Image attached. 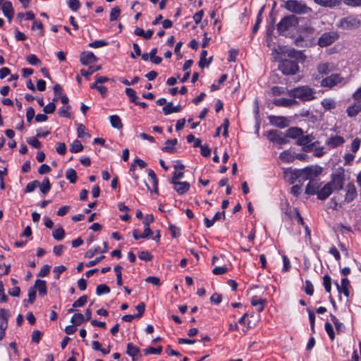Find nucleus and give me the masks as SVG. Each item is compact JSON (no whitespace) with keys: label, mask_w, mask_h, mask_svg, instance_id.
I'll return each instance as SVG.
<instances>
[{"label":"nucleus","mask_w":361,"mask_h":361,"mask_svg":"<svg viewBox=\"0 0 361 361\" xmlns=\"http://www.w3.org/2000/svg\"><path fill=\"white\" fill-rule=\"evenodd\" d=\"M288 94L294 99L297 98L302 102H309L315 98V91L307 85L295 87L289 90Z\"/></svg>","instance_id":"obj_2"},{"label":"nucleus","mask_w":361,"mask_h":361,"mask_svg":"<svg viewBox=\"0 0 361 361\" xmlns=\"http://www.w3.org/2000/svg\"><path fill=\"white\" fill-rule=\"evenodd\" d=\"M319 142L318 141H316V142H312L311 143L307 145H304L302 147V150L307 153V152H313V149H314V147L316 146V145H319Z\"/></svg>","instance_id":"obj_57"},{"label":"nucleus","mask_w":361,"mask_h":361,"mask_svg":"<svg viewBox=\"0 0 361 361\" xmlns=\"http://www.w3.org/2000/svg\"><path fill=\"white\" fill-rule=\"evenodd\" d=\"M345 198L344 202L350 203L351 202L357 195V190L353 183L347 184L345 189Z\"/></svg>","instance_id":"obj_10"},{"label":"nucleus","mask_w":361,"mask_h":361,"mask_svg":"<svg viewBox=\"0 0 361 361\" xmlns=\"http://www.w3.org/2000/svg\"><path fill=\"white\" fill-rule=\"evenodd\" d=\"M35 298H36V290H35V288H33V287H31L28 290V300H24V305L26 307L27 302H30L31 304L34 303Z\"/></svg>","instance_id":"obj_44"},{"label":"nucleus","mask_w":361,"mask_h":361,"mask_svg":"<svg viewBox=\"0 0 361 361\" xmlns=\"http://www.w3.org/2000/svg\"><path fill=\"white\" fill-rule=\"evenodd\" d=\"M110 292L109 287L106 284H100L97 286L96 288V293L98 295H100L102 294H106Z\"/></svg>","instance_id":"obj_46"},{"label":"nucleus","mask_w":361,"mask_h":361,"mask_svg":"<svg viewBox=\"0 0 361 361\" xmlns=\"http://www.w3.org/2000/svg\"><path fill=\"white\" fill-rule=\"evenodd\" d=\"M343 3L351 7L361 6V0H343Z\"/></svg>","instance_id":"obj_63"},{"label":"nucleus","mask_w":361,"mask_h":361,"mask_svg":"<svg viewBox=\"0 0 361 361\" xmlns=\"http://www.w3.org/2000/svg\"><path fill=\"white\" fill-rule=\"evenodd\" d=\"M331 319L336 327V331L338 333L341 331L343 328V324L334 314H331Z\"/></svg>","instance_id":"obj_51"},{"label":"nucleus","mask_w":361,"mask_h":361,"mask_svg":"<svg viewBox=\"0 0 361 361\" xmlns=\"http://www.w3.org/2000/svg\"><path fill=\"white\" fill-rule=\"evenodd\" d=\"M345 180V170L343 167H338L332 173L331 180L329 183L333 187L335 191H338L343 188Z\"/></svg>","instance_id":"obj_3"},{"label":"nucleus","mask_w":361,"mask_h":361,"mask_svg":"<svg viewBox=\"0 0 361 361\" xmlns=\"http://www.w3.org/2000/svg\"><path fill=\"white\" fill-rule=\"evenodd\" d=\"M27 142L36 149H39L42 147L41 142L37 140V137H30L27 139Z\"/></svg>","instance_id":"obj_48"},{"label":"nucleus","mask_w":361,"mask_h":361,"mask_svg":"<svg viewBox=\"0 0 361 361\" xmlns=\"http://www.w3.org/2000/svg\"><path fill=\"white\" fill-rule=\"evenodd\" d=\"M317 71L322 75H326L331 72L329 64L328 63H321L317 65Z\"/></svg>","instance_id":"obj_34"},{"label":"nucleus","mask_w":361,"mask_h":361,"mask_svg":"<svg viewBox=\"0 0 361 361\" xmlns=\"http://www.w3.org/2000/svg\"><path fill=\"white\" fill-rule=\"evenodd\" d=\"M322 169L320 166H310L302 169H290L288 171H286L285 173L290 174V183H293L297 180L299 182L307 180L310 181L322 173Z\"/></svg>","instance_id":"obj_1"},{"label":"nucleus","mask_w":361,"mask_h":361,"mask_svg":"<svg viewBox=\"0 0 361 361\" xmlns=\"http://www.w3.org/2000/svg\"><path fill=\"white\" fill-rule=\"evenodd\" d=\"M271 123L278 128H284L288 126V119L283 116H270Z\"/></svg>","instance_id":"obj_16"},{"label":"nucleus","mask_w":361,"mask_h":361,"mask_svg":"<svg viewBox=\"0 0 361 361\" xmlns=\"http://www.w3.org/2000/svg\"><path fill=\"white\" fill-rule=\"evenodd\" d=\"M273 104L277 106L291 107L298 104V102L292 98H276L273 100Z\"/></svg>","instance_id":"obj_11"},{"label":"nucleus","mask_w":361,"mask_h":361,"mask_svg":"<svg viewBox=\"0 0 361 361\" xmlns=\"http://www.w3.org/2000/svg\"><path fill=\"white\" fill-rule=\"evenodd\" d=\"M315 3L323 6L332 7L340 4V0H314Z\"/></svg>","instance_id":"obj_29"},{"label":"nucleus","mask_w":361,"mask_h":361,"mask_svg":"<svg viewBox=\"0 0 361 361\" xmlns=\"http://www.w3.org/2000/svg\"><path fill=\"white\" fill-rule=\"evenodd\" d=\"M279 69L287 75L296 74L299 71L298 62L295 60L284 59L279 65Z\"/></svg>","instance_id":"obj_7"},{"label":"nucleus","mask_w":361,"mask_h":361,"mask_svg":"<svg viewBox=\"0 0 361 361\" xmlns=\"http://www.w3.org/2000/svg\"><path fill=\"white\" fill-rule=\"evenodd\" d=\"M333 191H335L334 189L327 183L317 192V198L321 200H325L331 195Z\"/></svg>","instance_id":"obj_14"},{"label":"nucleus","mask_w":361,"mask_h":361,"mask_svg":"<svg viewBox=\"0 0 361 361\" xmlns=\"http://www.w3.org/2000/svg\"><path fill=\"white\" fill-rule=\"evenodd\" d=\"M345 142V140L340 135L330 137L326 142V144L331 147H337L342 145Z\"/></svg>","instance_id":"obj_20"},{"label":"nucleus","mask_w":361,"mask_h":361,"mask_svg":"<svg viewBox=\"0 0 361 361\" xmlns=\"http://www.w3.org/2000/svg\"><path fill=\"white\" fill-rule=\"evenodd\" d=\"M287 56L290 59H298L302 58V53L300 51H297L295 49L288 50L287 53Z\"/></svg>","instance_id":"obj_54"},{"label":"nucleus","mask_w":361,"mask_h":361,"mask_svg":"<svg viewBox=\"0 0 361 361\" xmlns=\"http://www.w3.org/2000/svg\"><path fill=\"white\" fill-rule=\"evenodd\" d=\"M343 78L341 74L334 73L331 75L324 78L321 81V86L324 87L332 88L335 85L342 82Z\"/></svg>","instance_id":"obj_9"},{"label":"nucleus","mask_w":361,"mask_h":361,"mask_svg":"<svg viewBox=\"0 0 361 361\" xmlns=\"http://www.w3.org/2000/svg\"><path fill=\"white\" fill-rule=\"evenodd\" d=\"M178 140L176 138L168 140L165 142V146L162 148V151L169 153H175L177 149L175 145L177 144Z\"/></svg>","instance_id":"obj_25"},{"label":"nucleus","mask_w":361,"mask_h":361,"mask_svg":"<svg viewBox=\"0 0 361 361\" xmlns=\"http://www.w3.org/2000/svg\"><path fill=\"white\" fill-rule=\"evenodd\" d=\"M52 235L56 240H61L65 237V231L62 227H59L52 232Z\"/></svg>","instance_id":"obj_38"},{"label":"nucleus","mask_w":361,"mask_h":361,"mask_svg":"<svg viewBox=\"0 0 361 361\" xmlns=\"http://www.w3.org/2000/svg\"><path fill=\"white\" fill-rule=\"evenodd\" d=\"M39 187L40 191L44 194H47L51 189V183L49 182V180L48 178H44L42 183H39Z\"/></svg>","instance_id":"obj_31"},{"label":"nucleus","mask_w":361,"mask_h":361,"mask_svg":"<svg viewBox=\"0 0 361 361\" xmlns=\"http://www.w3.org/2000/svg\"><path fill=\"white\" fill-rule=\"evenodd\" d=\"M266 302V299L258 298L256 295L253 296L251 299L252 305L257 307L258 312H261L264 310Z\"/></svg>","instance_id":"obj_21"},{"label":"nucleus","mask_w":361,"mask_h":361,"mask_svg":"<svg viewBox=\"0 0 361 361\" xmlns=\"http://www.w3.org/2000/svg\"><path fill=\"white\" fill-rule=\"evenodd\" d=\"M82 149H83V146L81 144V142L78 140H74L70 146V151L73 153L80 152Z\"/></svg>","instance_id":"obj_36"},{"label":"nucleus","mask_w":361,"mask_h":361,"mask_svg":"<svg viewBox=\"0 0 361 361\" xmlns=\"http://www.w3.org/2000/svg\"><path fill=\"white\" fill-rule=\"evenodd\" d=\"M138 257L140 259L145 261H151L152 255L148 251H142L139 253Z\"/></svg>","instance_id":"obj_59"},{"label":"nucleus","mask_w":361,"mask_h":361,"mask_svg":"<svg viewBox=\"0 0 361 361\" xmlns=\"http://www.w3.org/2000/svg\"><path fill=\"white\" fill-rule=\"evenodd\" d=\"M169 231L173 238H178L180 234V228L174 225L169 226Z\"/></svg>","instance_id":"obj_62"},{"label":"nucleus","mask_w":361,"mask_h":361,"mask_svg":"<svg viewBox=\"0 0 361 361\" xmlns=\"http://www.w3.org/2000/svg\"><path fill=\"white\" fill-rule=\"evenodd\" d=\"M33 288H35V290H37L39 292V295L41 296H44L47 294V284L46 281L44 280H36Z\"/></svg>","instance_id":"obj_19"},{"label":"nucleus","mask_w":361,"mask_h":361,"mask_svg":"<svg viewBox=\"0 0 361 361\" xmlns=\"http://www.w3.org/2000/svg\"><path fill=\"white\" fill-rule=\"evenodd\" d=\"M323 285L324 286L325 290L330 293L331 290V278L329 275L325 274L323 276Z\"/></svg>","instance_id":"obj_43"},{"label":"nucleus","mask_w":361,"mask_h":361,"mask_svg":"<svg viewBox=\"0 0 361 361\" xmlns=\"http://www.w3.org/2000/svg\"><path fill=\"white\" fill-rule=\"evenodd\" d=\"M110 123L114 128L121 129L123 127L121 120L117 115H113L109 117Z\"/></svg>","instance_id":"obj_33"},{"label":"nucleus","mask_w":361,"mask_h":361,"mask_svg":"<svg viewBox=\"0 0 361 361\" xmlns=\"http://www.w3.org/2000/svg\"><path fill=\"white\" fill-rule=\"evenodd\" d=\"M66 177L73 184L76 182L78 178L77 173L73 169H68L66 171Z\"/></svg>","instance_id":"obj_32"},{"label":"nucleus","mask_w":361,"mask_h":361,"mask_svg":"<svg viewBox=\"0 0 361 361\" xmlns=\"http://www.w3.org/2000/svg\"><path fill=\"white\" fill-rule=\"evenodd\" d=\"M314 137L312 135H306L304 133L296 140V144L299 146H304L311 143L314 140Z\"/></svg>","instance_id":"obj_27"},{"label":"nucleus","mask_w":361,"mask_h":361,"mask_svg":"<svg viewBox=\"0 0 361 361\" xmlns=\"http://www.w3.org/2000/svg\"><path fill=\"white\" fill-rule=\"evenodd\" d=\"M85 321V317L81 313H75L71 318V322L75 325L79 326Z\"/></svg>","instance_id":"obj_37"},{"label":"nucleus","mask_w":361,"mask_h":361,"mask_svg":"<svg viewBox=\"0 0 361 361\" xmlns=\"http://www.w3.org/2000/svg\"><path fill=\"white\" fill-rule=\"evenodd\" d=\"M27 61L32 66L40 64L39 59L35 54H30L27 57Z\"/></svg>","instance_id":"obj_58"},{"label":"nucleus","mask_w":361,"mask_h":361,"mask_svg":"<svg viewBox=\"0 0 361 361\" xmlns=\"http://www.w3.org/2000/svg\"><path fill=\"white\" fill-rule=\"evenodd\" d=\"M183 107L181 105L173 106L172 102L167 103L162 109L165 115L181 111Z\"/></svg>","instance_id":"obj_22"},{"label":"nucleus","mask_w":361,"mask_h":361,"mask_svg":"<svg viewBox=\"0 0 361 361\" xmlns=\"http://www.w3.org/2000/svg\"><path fill=\"white\" fill-rule=\"evenodd\" d=\"M320 187V184L318 180L315 178L309 181L308 184L305 188V193L308 195H314L317 194V192L319 191V188Z\"/></svg>","instance_id":"obj_17"},{"label":"nucleus","mask_w":361,"mask_h":361,"mask_svg":"<svg viewBox=\"0 0 361 361\" xmlns=\"http://www.w3.org/2000/svg\"><path fill=\"white\" fill-rule=\"evenodd\" d=\"M121 10L119 7L115 6L114 7L110 13V20L114 21L118 19V16H120Z\"/></svg>","instance_id":"obj_53"},{"label":"nucleus","mask_w":361,"mask_h":361,"mask_svg":"<svg viewBox=\"0 0 361 361\" xmlns=\"http://www.w3.org/2000/svg\"><path fill=\"white\" fill-rule=\"evenodd\" d=\"M339 37L336 32H329L323 33L318 39L317 44L321 47H325L332 44Z\"/></svg>","instance_id":"obj_8"},{"label":"nucleus","mask_w":361,"mask_h":361,"mask_svg":"<svg viewBox=\"0 0 361 361\" xmlns=\"http://www.w3.org/2000/svg\"><path fill=\"white\" fill-rule=\"evenodd\" d=\"M222 300V296L221 294H219V293H214L211 298H210V301L212 303H214L215 305H219L221 303Z\"/></svg>","instance_id":"obj_64"},{"label":"nucleus","mask_w":361,"mask_h":361,"mask_svg":"<svg viewBox=\"0 0 361 361\" xmlns=\"http://www.w3.org/2000/svg\"><path fill=\"white\" fill-rule=\"evenodd\" d=\"M1 10L4 16L8 19L9 21H11L14 15V11L11 2L5 1L1 6Z\"/></svg>","instance_id":"obj_18"},{"label":"nucleus","mask_w":361,"mask_h":361,"mask_svg":"<svg viewBox=\"0 0 361 361\" xmlns=\"http://www.w3.org/2000/svg\"><path fill=\"white\" fill-rule=\"evenodd\" d=\"M268 137L270 141L276 142L279 145H284L288 142V140L281 135V133L275 130H269Z\"/></svg>","instance_id":"obj_12"},{"label":"nucleus","mask_w":361,"mask_h":361,"mask_svg":"<svg viewBox=\"0 0 361 361\" xmlns=\"http://www.w3.org/2000/svg\"><path fill=\"white\" fill-rule=\"evenodd\" d=\"M126 95L129 97L130 101L133 103H137L138 97L136 95L135 91L130 87H127L125 90Z\"/></svg>","instance_id":"obj_39"},{"label":"nucleus","mask_w":361,"mask_h":361,"mask_svg":"<svg viewBox=\"0 0 361 361\" xmlns=\"http://www.w3.org/2000/svg\"><path fill=\"white\" fill-rule=\"evenodd\" d=\"M101 68V66H90L88 70L82 69L80 71V73L82 76L87 78L89 75H92L97 71H99Z\"/></svg>","instance_id":"obj_30"},{"label":"nucleus","mask_w":361,"mask_h":361,"mask_svg":"<svg viewBox=\"0 0 361 361\" xmlns=\"http://www.w3.org/2000/svg\"><path fill=\"white\" fill-rule=\"evenodd\" d=\"M71 109V106L69 105H64L59 110V114L61 117L65 118H70L71 117V113L69 112V110Z\"/></svg>","instance_id":"obj_47"},{"label":"nucleus","mask_w":361,"mask_h":361,"mask_svg":"<svg viewBox=\"0 0 361 361\" xmlns=\"http://www.w3.org/2000/svg\"><path fill=\"white\" fill-rule=\"evenodd\" d=\"M298 25V19L293 15L287 16L283 18L277 25V30L281 35H283L286 31L292 27H295Z\"/></svg>","instance_id":"obj_5"},{"label":"nucleus","mask_w":361,"mask_h":361,"mask_svg":"<svg viewBox=\"0 0 361 361\" xmlns=\"http://www.w3.org/2000/svg\"><path fill=\"white\" fill-rule=\"evenodd\" d=\"M172 184L174 185V189L179 195L185 193L190 188V184L186 181H178L173 183Z\"/></svg>","instance_id":"obj_26"},{"label":"nucleus","mask_w":361,"mask_h":361,"mask_svg":"<svg viewBox=\"0 0 361 361\" xmlns=\"http://www.w3.org/2000/svg\"><path fill=\"white\" fill-rule=\"evenodd\" d=\"M126 353L132 357L133 361L137 360V358L140 357V348L132 343L127 344Z\"/></svg>","instance_id":"obj_15"},{"label":"nucleus","mask_w":361,"mask_h":361,"mask_svg":"<svg viewBox=\"0 0 361 361\" xmlns=\"http://www.w3.org/2000/svg\"><path fill=\"white\" fill-rule=\"evenodd\" d=\"M303 130L298 127L290 128L286 131V137L296 139L297 140L300 138L301 135L303 134Z\"/></svg>","instance_id":"obj_24"},{"label":"nucleus","mask_w":361,"mask_h":361,"mask_svg":"<svg viewBox=\"0 0 361 361\" xmlns=\"http://www.w3.org/2000/svg\"><path fill=\"white\" fill-rule=\"evenodd\" d=\"M39 185L38 180H33L27 183L25 188V192H32Z\"/></svg>","instance_id":"obj_49"},{"label":"nucleus","mask_w":361,"mask_h":361,"mask_svg":"<svg viewBox=\"0 0 361 361\" xmlns=\"http://www.w3.org/2000/svg\"><path fill=\"white\" fill-rule=\"evenodd\" d=\"M337 26L343 30H356L360 27L361 20L357 16L349 15L341 18Z\"/></svg>","instance_id":"obj_4"},{"label":"nucleus","mask_w":361,"mask_h":361,"mask_svg":"<svg viewBox=\"0 0 361 361\" xmlns=\"http://www.w3.org/2000/svg\"><path fill=\"white\" fill-rule=\"evenodd\" d=\"M360 143L361 140L358 137H356L353 140L350 146V149L352 152L355 153L359 149Z\"/></svg>","instance_id":"obj_56"},{"label":"nucleus","mask_w":361,"mask_h":361,"mask_svg":"<svg viewBox=\"0 0 361 361\" xmlns=\"http://www.w3.org/2000/svg\"><path fill=\"white\" fill-rule=\"evenodd\" d=\"M80 3L78 0H69L68 6L73 11H78L80 7Z\"/></svg>","instance_id":"obj_60"},{"label":"nucleus","mask_w":361,"mask_h":361,"mask_svg":"<svg viewBox=\"0 0 361 361\" xmlns=\"http://www.w3.org/2000/svg\"><path fill=\"white\" fill-rule=\"evenodd\" d=\"M147 171H148V176L152 180L154 191V192L157 193V192H158V178L157 177V175L154 173V171L152 169H148Z\"/></svg>","instance_id":"obj_42"},{"label":"nucleus","mask_w":361,"mask_h":361,"mask_svg":"<svg viewBox=\"0 0 361 361\" xmlns=\"http://www.w3.org/2000/svg\"><path fill=\"white\" fill-rule=\"evenodd\" d=\"M286 8L295 13L306 14L312 11L305 4L297 0H288L286 3Z\"/></svg>","instance_id":"obj_6"},{"label":"nucleus","mask_w":361,"mask_h":361,"mask_svg":"<svg viewBox=\"0 0 361 361\" xmlns=\"http://www.w3.org/2000/svg\"><path fill=\"white\" fill-rule=\"evenodd\" d=\"M361 111V100L355 102L353 105L347 109V114L349 117L355 116L359 112Z\"/></svg>","instance_id":"obj_23"},{"label":"nucleus","mask_w":361,"mask_h":361,"mask_svg":"<svg viewBox=\"0 0 361 361\" xmlns=\"http://www.w3.org/2000/svg\"><path fill=\"white\" fill-rule=\"evenodd\" d=\"M87 296L84 295L81 297H80L77 300H75L73 304V307H82L85 305V303L87 302Z\"/></svg>","instance_id":"obj_50"},{"label":"nucleus","mask_w":361,"mask_h":361,"mask_svg":"<svg viewBox=\"0 0 361 361\" xmlns=\"http://www.w3.org/2000/svg\"><path fill=\"white\" fill-rule=\"evenodd\" d=\"M162 351V347L161 345L154 348V347H149L144 350V354L145 355H148L150 354H155V355H159Z\"/></svg>","instance_id":"obj_45"},{"label":"nucleus","mask_w":361,"mask_h":361,"mask_svg":"<svg viewBox=\"0 0 361 361\" xmlns=\"http://www.w3.org/2000/svg\"><path fill=\"white\" fill-rule=\"evenodd\" d=\"M322 105L326 110H330L336 107V102L332 99L326 98L322 101Z\"/></svg>","instance_id":"obj_35"},{"label":"nucleus","mask_w":361,"mask_h":361,"mask_svg":"<svg viewBox=\"0 0 361 361\" xmlns=\"http://www.w3.org/2000/svg\"><path fill=\"white\" fill-rule=\"evenodd\" d=\"M325 330L326 333L328 334L330 339L331 341H334L335 339V333L333 329V326L329 322H326L325 324Z\"/></svg>","instance_id":"obj_52"},{"label":"nucleus","mask_w":361,"mask_h":361,"mask_svg":"<svg viewBox=\"0 0 361 361\" xmlns=\"http://www.w3.org/2000/svg\"><path fill=\"white\" fill-rule=\"evenodd\" d=\"M207 56V51L206 50H202L200 54V59L199 61V66L203 68L205 65L207 66L211 63L212 59H210L207 62L206 61V57Z\"/></svg>","instance_id":"obj_41"},{"label":"nucleus","mask_w":361,"mask_h":361,"mask_svg":"<svg viewBox=\"0 0 361 361\" xmlns=\"http://www.w3.org/2000/svg\"><path fill=\"white\" fill-rule=\"evenodd\" d=\"M56 109V104L54 102H50L44 106L43 111L45 114H52Z\"/></svg>","instance_id":"obj_61"},{"label":"nucleus","mask_w":361,"mask_h":361,"mask_svg":"<svg viewBox=\"0 0 361 361\" xmlns=\"http://www.w3.org/2000/svg\"><path fill=\"white\" fill-rule=\"evenodd\" d=\"M305 292L308 295H312L314 293V287L310 281H305Z\"/></svg>","instance_id":"obj_55"},{"label":"nucleus","mask_w":361,"mask_h":361,"mask_svg":"<svg viewBox=\"0 0 361 361\" xmlns=\"http://www.w3.org/2000/svg\"><path fill=\"white\" fill-rule=\"evenodd\" d=\"M295 155H293L289 150H285L282 152L280 155L279 158L285 162L290 163L293 162L295 159Z\"/></svg>","instance_id":"obj_28"},{"label":"nucleus","mask_w":361,"mask_h":361,"mask_svg":"<svg viewBox=\"0 0 361 361\" xmlns=\"http://www.w3.org/2000/svg\"><path fill=\"white\" fill-rule=\"evenodd\" d=\"M80 61L82 65L87 66L96 62L97 58L92 52L84 51L80 55Z\"/></svg>","instance_id":"obj_13"},{"label":"nucleus","mask_w":361,"mask_h":361,"mask_svg":"<svg viewBox=\"0 0 361 361\" xmlns=\"http://www.w3.org/2000/svg\"><path fill=\"white\" fill-rule=\"evenodd\" d=\"M335 284L339 293H343L345 298H348L350 296V287L338 284V283H335Z\"/></svg>","instance_id":"obj_40"}]
</instances>
